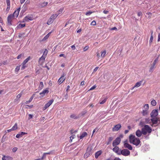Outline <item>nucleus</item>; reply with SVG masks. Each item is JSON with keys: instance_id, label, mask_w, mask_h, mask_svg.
Returning a JSON list of instances; mask_svg holds the SVG:
<instances>
[{"instance_id": "obj_63", "label": "nucleus", "mask_w": 160, "mask_h": 160, "mask_svg": "<svg viewBox=\"0 0 160 160\" xmlns=\"http://www.w3.org/2000/svg\"><path fill=\"white\" fill-rule=\"evenodd\" d=\"M114 160H121V159L118 158H115Z\"/></svg>"}, {"instance_id": "obj_56", "label": "nucleus", "mask_w": 160, "mask_h": 160, "mask_svg": "<svg viewBox=\"0 0 160 160\" xmlns=\"http://www.w3.org/2000/svg\"><path fill=\"white\" fill-rule=\"evenodd\" d=\"M23 55H22V54H19V55H18V57H17V58L18 59H19V58H21V57L22 56H23Z\"/></svg>"}, {"instance_id": "obj_37", "label": "nucleus", "mask_w": 160, "mask_h": 160, "mask_svg": "<svg viewBox=\"0 0 160 160\" xmlns=\"http://www.w3.org/2000/svg\"><path fill=\"white\" fill-rule=\"evenodd\" d=\"M49 34L46 35L43 38V39L42 40V41H44L46 40L49 38Z\"/></svg>"}, {"instance_id": "obj_12", "label": "nucleus", "mask_w": 160, "mask_h": 160, "mask_svg": "<svg viewBox=\"0 0 160 160\" xmlns=\"http://www.w3.org/2000/svg\"><path fill=\"white\" fill-rule=\"evenodd\" d=\"M65 75L64 73H63V74L62 75L61 77L59 79L58 81V83L60 84L63 82L65 80V78H64V76Z\"/></svg>"}, {"instance_id": "obj_46", "label": "nucleus", "mask_w": 160, "mask_h": 160, "mask_svg": "<svg viewBox=\"0 0 160 160\" xmlns=\"http://www.w3.org/2000/svg\"><path fill=\"white\" fill-rule=\"evenodd\" d=\"M20 66H17L16 67V68H15V72H17L19 71V70L20 69Z\"/></svg>"}, {"instance_id": "obj_8", "label": "nucleus", "mask_w": 160, "mask_h": 160, "mask_svg": "<svg viewBox=\"0 0 160 160\" xmlns=\"http://www.w3.org/2000/svg\"><path fill=\"white\" fill-rule=\"evenodd\" d=\"M158 110L157 109H154L151 112L150 115L152 118L158 116Z\"/></svg>"}, {"instance_id": "obj_38", "label": "nucleus", "mask_w": 160, "mask_h": 160, "mask_svg": "<svg viewBox=\"0 0 160 160\" xmlns=\"http://www.w3.org/2000/svg\"><path fill=\"white\" fill-rule=\"evenodd\" d=\"M33 98V96H32V97H31L30 98V99H29V100L28 101H27L26 102V104H28V103H29L30 102H31V101L32 100Z\"/></svg>"}, {"instance_id": "obj_42", "label": "nucleus", "mask_w": 160, "mask_h": 160, "mask_svg": "<svg viewBox=\"0 0 160 160\" xmlns=\"http://www.w3.org/2000/svg\"><path fill=\"white\" fill-rule=\"evenodd\" d=\"M48 53V51L47 49H45L44 51L43 55L46 57V55Z\"/></svg>"}, {"instance_id": "obj_17", "label": "nucleus", "mask_w": 160, "mask_h": 160, "mask_svg": "<svg viewBox=\"0 0 160 160\" xmlns=\"http://www.w3.org/2000/svg\"><path fill=\"white\" fill-rule=\"evenodd\" d=\"M26 134H27V133L22 132L17 134L16 137L17 138H19L21 137L22 136Z\"/></svg>"}, {"instance_id": "obj_28", "label": "nucleus", "mask_w": 160, "mask_h": 160, "mask_svg": "<svg viewBox=\"0 0 160 160\" xmlns=\"http://www.w3.org/2000/svg\"><path fill=\"white\" fill-rule=\"evenodd\" d=\"M142 83V81L137 82L134 85V87L138 88L141 85Z\"/></svg>"}, {"instance_id": "obj_60", "label": "nucleus", "mask_w": 160, "mask_h": 160, "mask_svg": "<svg viewBox=\"0 0 160 160\" xmlns=\"http://www.w3.org/2000/svg\"><path fill=\"white\" fill-rule=\"evenodd\" d=\"M118 30L117 28L115 27H113V28H112L111 29V30Z\"/></svg>"}, {"instance_id": "obj_43", "label": "nucleus", "mask_w": 160, "mask_h": 160, "mask_svg": "<svg viewBox=\"0 0 160 160\" xmlns=\"http://www.w3.org/2000/svg\"><path fill=\"white\" fill-rule=\"evenodd\" d=\"M54 152V151H51L48 152H46V155L48 154H53Z\"/></svg>"}, {"instance_id": "obj_4", "label": "nucleus", "mask_w": 160, "mask_h": 160, "mask_svg": "<svg viewBox=\"0 0 160 160\" xmlns=\"http://www.w3.org/2000/svg\"><path fill=\"white\" fill-rule=\"evenodd\" d=\"M130 154V152L127 149L121 150L120 152V155H122L124 156H128Z\"/></svg>"}, {"instance_id": "obj_10", "label": "nucleus", "mask_w": 160, "mask_h": 160, "mask_svg": "<svg viewBox=\"0 0 160 160\" xmlns=\"http://www.w3.org/2000/svg\"><path fill=\"white\" fill-rule=\"evenodd\" d=\"M33 17L32 15H28L26 16L24 19V22H28L29 21H32L33 19Z\"/></svg>"}, {"instance_id": "obj_29", "label": "nucleus", "mask_w": 160, "mask_h": 160, "mask_svg": "<svg viewBox=\"0 0 160 160\" xmlns=\"http://www.w3.org/2000/svg\"><path fill=\"white\" fill-rule=\"evenodd\" d=\"M151 104L153 106H155L157 104V102L154 99H153L151 101Z\"/></svg>"}, {"instance_id": "obj_23", "label": "nucleus", "mask_w": 160, "mask_h": 160, "mask_svg": "<svg viewBox=\"0 0 160 160\" xmlns=\"http://www.w3.org/2000/svg\"><path fill=\"white\" fill-rule=\"evenodd\" d=\"M53 21L54 20L53 19H52V17H50V18L48 20L47 22V24L48 25H50L52 23Z\"/></svg>"}, {"instance_id": "obj_30", "label": "nucleus", "mask_w": 160, "mask_h": 160, "mask_svg": "<svg viewBox=\"0 0 160 160\" xmlns=\"http://www.w3.org/2000/svg\"><path fill=\"white\" fill-rule=\"evenodd\" d=\"M155 65H154L153 64H152L151 65L150 68V69L149 70V72H153V69L154 68Z\"/></svg>"}, {"instance_id": "obj_45", "label": "nucleus", "mask_w": 160, "mask_h": 160, "mask_svg": "<svg viewBox=\"0 0 160 160\" xmlns=\"http://www.w3.org/2000/svg\"><path fill=\"white\" fill-rule=\"evenodd\" d=\"M96 22L94 20L92 21L91 23V25L93 26H95L96 25Z\"/></svg>"}, {"instance_id": "obj_21", "label": "nucleus", "mask_w": 160, "mask_h": 160, "mask_svg": "<svg viewBox=\"0 0 160 160\" xmlns=\"http://www.w3.org/2000/svg\"><path fill=\"white\" fill-rule=\"evenodd\" d=\"M19 11H15L13 14H12V15H13V18H16L18 17Z\"/></svg>"}, {"instance_id": "obj_20", "label": "nucleus", "mask_w": 160, "mask_h": 160, "mask_svg": "<svg viewBox=\"0 0 160 160\" xmlns=\"http://www.w3.org/2000/svg\"><path fill=\"white\" fill-rule=\"evenodd\" d=\"M102 153V152L101 150L97 152L95 154V158L97 159L98 157Z\"/></svg>"}, {"instance_id": "obj_61", "label": "nucleus", "mask_w": 160, "mask_h": 160, "mask_svg": "<svg viewBox=\"0 0 160 160\" xmlns=\"http://www.w3.org/2000/svg\"><path fill=\"white\" fill-rule=\"evenodd\" d=\"M98 67L95 68L93 70V72H96L98 69Z\"/></svg>"}, {"instance_id": "obj_6", "label": "nucleus", "mask_w": 160, "mask_h": 160, "mask_svg": "<svg viewBox=\"0 0 160 160\" xmlns=\"http://www.w3.org/2000/svg\"><path fill=\"white\" fill-rule=\"evenodd\" d=\"M14 18L13 15H12V14H10L8 16L7 18V23L8 25L11 26L12 25V21Z\"/></svg>"}, {"instance_id": "obj_39", "label": "nucleus", "mask_w": 160, "mask_h": 160, "mask_svg": "<svg viewBox=\"0 0 160 160\" xmlns=\"http://www.w3.org/2000/svg\"><path fill=\"white\" fill-rule=\"evenodd\" d=\"M48 4V3L47 2H44L41 4V6L42 7H44V6H46Z\"/></svg>"}, {"instance_id": "obj_49", "label": "nucleus", "mask_w": 160, "mask_h": 160, "mask_svg": "<svg viewBox=\"0 0 160 160\" xmlns=\"http://www.w3.org/2000/svg\"><path fill=\"white\" fill-rule=\"evenodd\" d=\"M88 48L89 47L88 46H86L83 48V50L84 51H86L88 49Z\"/></svg>"}, {"instance_id": "obj_26", "label": "nucleus", "mask_w": 160, "mask_h": 160, "mask_svg": "<svg viewBox=\"0 0 160 160\" xmlns=\"http://www.w3.org/2000/svg\"><path fill=\"white\" fill-rule=\"evenodd\" d=\"M90 151L88 152V150H87L86 152L84 155V158H87L88 157V156L90 155Z\"/></svg>"}, {"instance_id": "obj_53", "label": "nucleus", "mask_w": 160, "mask_h": 160, "mask_svg": "<svg viewBox=\"0 0 160 160\" xmlns=\"http://www.w3.org/2000/svg\"><path fill=\"white\" fill-rule=\"evenodd\" d=\"M75 137V135H72L70 137V140L72 141V140Z\"/></svg>"}, {"instance_id": "obj_14", "label": "nucleus", "mask_w": 160, "mask_h": 160, "mask_svg": "<svg viewBox=\"0 0 160 160\" xmlns=\"http://www.w3.org/2000/svg\"><path fill=\"white\" fill-rule=\"evenodd\" d=\"M62 11H58L56 13L52 15L50 17H52V19H53L54 20V19L57 18L58 15L62 13Z\"/></svg>"}, {"instance_id": "obj_55", "label": "nucleus", "mask_w": 160, "mask_h": 160, "mask_svg": "<svg viewBox=\"0 0 160 160\" xmlns=\"http://www.w3.org/2000/svg\"><path fill=\"white\" fill-rule=\"evenodd\" d=\"M6 2L7 4V6H9L10 5V0H6Z\"/></svg>"}, {"instance_id": "obj_1", "label": "nucleus", "mask_w": 160, "mask_h": 160, "mask_svg": "<svg viewBox=\"0 0 160 160\" xmlns=\"http://www.w3.org/2000/svg\"><path fill=\"white\" fill-rule=\"evenodd\" d=\"M129 139L130 143H132L136 146H138L140 143V139L136 138L134 135H130L129 137Z\"/></svg>"}, {"instance_id": "obj_40", "label": "nucleus", "mask_w": 160, "mask_h": 160, "mask_svg": "<svg viewBox=\"0 0 160 160\" xmlns=\"http://www.w3.org/2000/svg\"><path fill=\"white\" fill-rule=\"evenodd\" d=\"M151 13L150 12H147L146 13V16L147 17H148V18L150 17L151 15Z\"/></svg>"}, {"instance_id": "obj_27", "label": "nucleus", "mask_w": 160, "mask_h": 160, "mask_svg": "<svg viewBox=\"0 0 160 160\" xmlns=\"http://www.w3.org/2000/svg\"><path fill=\"white\" fill-rule=\"evenodd\" d=\"M107 98L106 97L104 98H102V100L100 102V104H103L106 101Z\"/></svg>"}, {"instance_id": "obj_11", "label": "nucleus", "mask_w": 160, "mask_h": 160, "mask_svg": "<svg viewBox=\"0 0 160 160\" xmlns=\"http://www.w3.org/2000/svg\"><path fill=\"white\" fill-rule=\"evenodd\" d=\"M121 127V126L120 124H118L115 125L112 129V130L113 132L118 131Z\"/></svg>"}, {"instance_id": "obj_57", "label": "nucleus", "mask_w": 160, "mask_h": 160, "mask_svg": "<svg viewBox=\"0 0 160 160\" xmlns=\"http://www.w3.org/2000/svg\"><path fill=\"white\" fill-rule=\"evenodd\" d=\"M160 41V33H159L158 34V42H159Z\"/></svg>"}, {"instance_id": "obj_44", "label": "nucleus", "mask_w": 160, "mask_h": 160, "mask_svg": "<svg viewBox=\"0 0 160 160\" xmlns=\"http://www.w3.org/2000/svg\"><path fill=\"white\" fill-rule=\"evenodd\" d=\"M158 58H157L154 61L153 63V64L155 65L156 63L158 62Z\"/></svg>"}, {"instance_id": "obj_36", "label": "nucleus", "mask_w": 160, "mask_h": 160, "mask_svg": "<svg viewBox=\"0 0 160 160\" xmlns=\"http://www.w3.org/2000/svg\"><path fill=\"white\" fill-rule=\"evenodd\" d=\"M106 52L105 50H104L103 52H102L101 54V57L102 58L104 57L106 54Z\"/></svg>"}, {"instance_id": "obj_18", "label": "nucleus", "mask_w": 160, "mask_h": 160, "mask_svg": "<svg viewBox=\"0 0 160 160\" xmlns=\"http://www.w3.org/2000/svg\"><path fill=\"white\" fill-rule=\"evenodd\" d=\"M49 92L48 90L46 89L43 90L42 92L40 93V94L42 97H43L46 93H48Z\"/></svg>"}, {"instance_id": "obj_47", "label": "nucleus", "mask_w": 160, "mask_h": 160, "mask_svg": "<svg viewBox=\"0 0 160 160\" xmlns=\"http://www.w3.org/2000/svg\"><path fill=\"white\" fill-rule=\"evenodd\" d=\"M93 12L91 11H89L86 13V15L87 16H89Z\"/></svg>"}, {"instance_id": "obj_52", "label": "nucleus", "mask_w": 160, "mask_h": 160, "mask_svg": "<svg viewBox=\"0 0 160 160\" xmlns=\"http://www.w3.org/2000/svg\"><path fill=\"white\" fill-rule=\"evenodd\" d=\"M17 150L18 148L17 147H15L12 149V150L13 152H15Z\"/></svg>"}, {"instance_id": "obj_59", "label": "nucleus", "mask_w": 160, "mask_h": 160, "mask_svg": "<svg viewBox=\"0 0 160 160\" xmlns=\"http://www.w3.org/2000/svg\"><path fill=\"white\" fill-rule=\"evenodd\" d=\"M138 16H140L142 15V13L141 12H140L138 13Z\"/></svg>"}, {"instance_id": "obj_22", "label": "nucleus", "mask_w": 160, "mask_h": 160, "mask_svg": "<svg viewBox=\"0 0 160 160\" xmlns=\"http://www.w3.org/2000/svg\"><path fill=\"white\" fill-rule=\"evenodd\" d=\"M25 26V24H19L17 27L16 28L17 29H20L21 28H22L23 27H24Z\"/></svg>"}, {"instance_id": "obj_34", "label": "nucleus", "mask_w": 160, "mask_h": 160, "mask_svg": "<svg viewBox=\"0 0 160 160\" xmlns=\"http://www.w3.org/2000/svg\"><path fill=\"white\" fill-rule=\"evenodd\" d=\"M152 33H153V31H151V36L150 40H149V43H151L152 42L153 40V37L152 36Z\"/></svg>"}, {"instance_id": "obj_54", "label": "nucleus", "mask_w": 160, "mask_h": 160, "mask_svg": "<svg viewBox=\"0 0 160 160\" xmlns=\"http://www.w3.org/2000/svg\"><path fill=\"white\" fill-rule=\"evenodd\" d=\"M96 88L95 85H94L92 87L89 89V90H92Z\"/></svg>"}, {"instance_id": "obj_2", "label": "nucleus", "mask_w": 160, "mask_h": 160, "mask_svg": "<svg viewBox=\"0 0 160 160\" xmlns=\"http://www.w3.org/2000/svg\"><path fill=\"white\" fill-rule=\"evenodd\" d=\"M142 134L146 135L147 132L149 133H151L152 130L148 125H145L144 128H142Z\"/></svg>"}, {"instance_id": "obj_13", "label": "nucleus", "mask_w": 160, "mask_h": 160, "mask_svg": "<svg viewBox=\"0 0 160 160\" xmlns=\"http://www.w3.org/2000/svg\"><path fill=\"white\" fill-rule=\"evenodd\" d=\"M124 146L125 148H128L129 150H132V148L131 145L127 143L126 142H124Z\"/></svg>"}, {"instance_id": "obj_31", "label": "nucleus", "mask_w": 160, "mask_h": 160, "mask_svg": "<svg viewBox=\"0 0 160 160\" xmlns=\"http://www.w3.org/2000/svg\"><path fill=\"white\" fill-rule=\"evenodd\" d=\"M30 57L29 56L27 58L24 60L23 62V63H24V64H26L30 60Z\"/></svg>"}, {"instance_id": "obj_41", "label": "nucleus", "mask_w": 160, "mask_h": 160, "mask_svg": "<svg viewBox=\"0 0 160 160\" xmlns=\"http://www.w3.org/2000/svg\"><path fill=\"white\" fill-rule=\"evenodd\" d=\"M70 117L71 118L74 119H76L77 118V117L76 116V115L74 114L71 115Z\"/></svg>"}, {"instance_id": "obj_19", "label": "nucleus", "mask_w": 160, "mask_h": 160, "mask_svg": "<svg viewBox=\"0 0 160 160\" xmlns=\"http://www.w3.org/2000/svg\"><path fill=\"white\" fill-rule=\"evenodd\" d=\"M142 134V131H141L139 130H138L136 132V135L138 137H141Z\"/></svg>"}, {"instance_id": "obj_16", "label": "nucleus", "mask_w": 160, "mask_h": 160, "mask_svg": "<svg viewBox=\"0 0 160 160\" xmlns=\"http://www.w3.org/2000/svg\"><path fill=\"white\" fill-rule=\"evenodd\" d=\"M2 160H12V157L6 156L5 155H3V157L2 158Z\"/></svg>"}, {"instance_id": "obj_5", "label": "nucleus", "mask_w": 160, "mask_h": 160, "mask_svg": "<svg viewBox=\"0 0 160 160\" xmlns=\"http://www.w3.org/2000/svg\"><path fill=\"white\" fill-rule=\"evenodd\" d=\"M121 141V139L120 138L117 137L113 142L112 144L113 146L115 147L118 145L120 144Z\"/></svg>"}, {"instance_id": "obj_50", "label": "nucleus", "mask_w": 160, "mask_h": 160, "mask_svg": "<svg viewBox=\"0 0 160 160\" xmlns=\"http://www.w3.org/2000/svg\"><path fill=\"white\" fill-rule=\"evenodd\" d=\"M22 94L21 93H20L18 94L17 96V98H19L22 96Z\"/></svg>"}, {"instance_id": "obj_15", "label": "nucleus", "mask_w": 160, "mask_h": 160, "mask_svg": "<svg viewBox=\"0 0 160 160\" xmlns=\"http://www.w3.org/2000/svg\"><path fill=\"white\" fill-rule=\"evenodd\" d=\"M151 120L152 123V126L155 127L157 125L158 120L157 119L153 118L151 119Z\"/></svg>"}, {"instance_id": "obj_3", "label": "nucleus", "mask_w": 160, "mask_h": 160, "mask_svg": "<svg viewBox=\"0 0 160 160\" xmlns=\"http://www.w3.org/2000/svg\"><path fill=\"white\" fill-rule=\"evenodd\" d=\"M149 105L148 104H146L144 105L143 107L142 114L143 116L147 115L148 113Z\"/></svg>"}, {"instance_id": "obj_58", "label": "nucleus", "mask_w": 160, "mask_h": 160, "mask_svg": "<svg viewBox=\"0 0 160 160\" xmlns=\"http://www.w3.org/2000/svg\"><path fill=\"white\" fill-rule=\"evenodd\" d=\"M71 47L72 48L73 50H74L76 48L75 47L74 45H72V46H71Z\"/></svg>"}, {"instance_id": "obj_64", "label": "nucleus", "mask_w": 160, "mask_h": 160, "mask_svg": "<svg viewBox=\"0 0 160 160\" xmlns=\"http://www.w3.org/2000/svg\"><path fill=\"white\" fill-rule=\"evenodd\" d=\"M3 22V20L2 18L0 17V23H2Z\"/></svg>"}, {"instance_id": "obj_25", "label": "nucleus", "mask_w": 160, "mask_h": 160, "mask_svg": "<svg viewBox=\"0 0 160 160\" xmlns=\"http://www.w3.org/2000/svg\"><path fill=\"white\" fill-rule=\"evenodd\" d=\"M87 135V133L86 132H84L82 133V135L80 136L79 138L80 139H82Z\"/></svg>"}, {"instance_id": "obj_24", "label": "nucleus", "mask_w": 160, "mask_h": 160, "mask_svg": "<svg viewBox=\"0 0 160 160\" xmlns=\"http://www.w3.org/2000/svg\"><path fill=\"white\" fill-rule=\"evenodd\" d=\"M46 58V56L42 55V56L39 58V61H42V62H43L45 61Z\"/></svg>"}, {"instance_id": "obj_62", "label": "nucleus", "mask_w": 160, "mask_h": 160, "mask_svg": "<svg viewBox=\"0 0 160 160\" xmlns=\"http://www.w3.org/2000/svg\"><path fill=\"white\" fill-rule=\"evenodd\" d=\"M32 115L31 114H29V119H30L31 118H32Z\"/></svg>"}, {"instance_id": "obj_35", "label": "nucleus", "mask_w": 160, "mask_h": 160, "mask_svg": "<svg viewBox=\"0 0 160 160\" xmlns=\"http://www.w3.org/2000/svg\"><path fill=\"white\" fill-rule=\"evenodd\" d=\"M113 138L112 137H109L108 138V142L107 143V145H108L109 144V143L111 142L113 139Z\"/></svg>"}, {"instance_id": "obj_48", "label": "nucleus", "mask_w": 160, "mask_h": 160, "mask_svg": "<svg viewBox=\"0 0 160 160\" xmlns=\"http://www.w3.org/2000/svg\"><path fill=\"white\" fill-rule=\"evenodd\" d=\"M22 65L21 67V69L23 70L24 69H25V68L26 67V66L25 65V64H24V63H22Z\"/></svg>"}, {"instance_id": "obj_33", "label": "nucleus", "mask_w": 160, "mask_h": 160, "mask_svg": "<svg viewBox=\"0 0 160 160\" xmlns=\"http://www.w3.org/2000/svg\"><path fill=\"white\" fill-rule=\"evenodd\" d=\"M43 87V84L42 82H40L39 86V89L41 90Z\"/></svg>"}, {"instance_id": "obj_9", "label": "nucleus", "mask_w": 160, "mask_h": 160, "mask_svg": "<svg viewBox=\"0 0 160 160\" xmlns=\"http://www.w3.org/2000/svg\"><path fill=\"white\" fill-rule=\"evenodd\" d=\"M53 101L54 100L53 99H52L49 101L45 105V106L43 108V110H45L47 108L49 107L52 104Z\"/></svg>"}, {"instance_id": "obj_32", "label": "nucleus", "mask_w": 160, "mask_h": 160, "mask_svg": "<svg viewBox=\"0 0 160 160\" xmlns=\"http://www.w3.org/2000/svg\"><path fill=\"white\" fill-rule=\"evenodd\" d=\"M12 130V131H14L16 130L18 128V126L17 123H16L14 126L12 127L11 128Z\"/></svg>"}, {"instance_id": "obj_51", "label": "nucleus", "mask_w": 160, "mask_h": 160, "mask_svg": "<svg viewBox=\"0 0 160 160\" xmlns=\"http://www.w3.org/2000/svg\"><path fill=\"white\" fill-rule=\"evenodd\" d=\"M46 153H44L43 154L42 157L41 158V159H42V160L43 158H44L46 157Z\"/></svg>"}, {"instance_id": "obj_7", "label": "nucleus", "mask_w": 160, "mask_h": 160, "mask_svg": "<svg viewBox=\"0 0 160 160\" xmlns=\"http://www.w3.org/2000/svg\"><path fill=\"white\" fill-rule=\"evenodd\" d=\"M114 147V148L112 149L113 151L117 154L120 155V152L121 149H120L119 148L118 146H116Z\"/></svg>"}]
</instances>
